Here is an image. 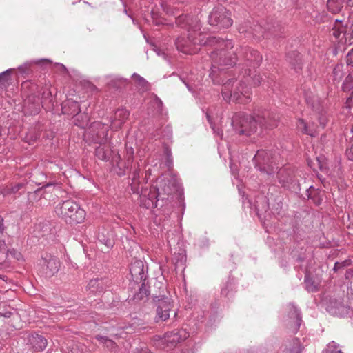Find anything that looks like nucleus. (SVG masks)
<instances>
[{"instance_id":"obj_26","label":"nucleus","mask_w":353,"mask_h":353,"mask_svg":"<svg viewBox=\"0 0 353 353\" xmlns=\"http://www.w3.org/2000/svg\"><path fill=\"white\" fill-rule=\"evenodd\" d=\"M62 112L74 117L77 114L81 112V109L78 102L68 99L62 103Z\"/></svg>"},{"instance_id":"obj_39","label":"nucleus","mask_w":353,"mask_h":353,"mask_svg":"<svg viewBox=\"0 0 353 353\" xmlns=\"http://www.w3.org/2000/svg\"><path fill=\"white\" fill-rule=\"evenodd\" d=\"M12 70H7L5 72L0 73V91L6 88L8 85L9 74Z\"/></svg>"},{"instance_id":"obj_8","label":"nucleus","mask_w":353,"mask_h":353,"mask_svg":"<svg viewBox=\"0 0 353 353\" xmlns=\"http://www.w3.org/2000/svg\"><path fill=\"white\" fill-rule=\"evenodd\" d=\"M276 156L270 150H259L252 159L255 168L270 175L277 169Z\"/></svg>"},{"instance_id":"obj_46","label":"nucleus","mask_w":353,"mask_h":353,"mask_svg":"<svg viewBox=\"0 0 353 353\" xmlns=\"http://www.w3.org/2000/svg\"><path fill=\"white\" fill-rule=\"evenodd\" d=\"M339 344H337L334 341L330 342L327 345V351L329 353H336V351H338Z\"/></svg>"},{"instance_id":"obj_43","label":"nucleus","mask_w":353,"mask_h":353,"mask_svg":"<svg viewBox=\"0 0 353 353\" xmlns=\"http://www.w3.org/2000/svg\"><path fill=\"white\" fill-rule=\"evenodd\" d=\"M6 254V256H8L9 255H10L13 259H15L18 261L20 260L22 257L21 253L19 252L15 249H8Z\"/></svg>"},{"instance_id":"obj_16","label":"nucleus","mask_w":353,"mask_h":353,"mask_svg":"<svg viewBox=\"0 0 353 353\" xmlns=\"http://www.w3.org/2000/svg\"><path fill=\"white\" fill-rule=\"evenodd\" d=\"M189 336L188 332L184 329H175L168 332L164 335V343L167 346L172 348L178 343L185 341Z\"/></svg>"},{"instance_id":"obj_9","label":"nucleus","mask_w":353,"mask_h":353,"mask_svg":"<svg viewBox=\"0 0 353 353\" xmlns=\"http://www.w3.org/2000/svg\"><path fill=\"white\" fill-rule=\"evenodd\" d=\"M234 79L228 80L223 85L222 96L225 101L231 99L237 103H247L250 99V89L247 87L244 81H240L239 86L232 92L231 87L233 85Z\"/></svg>"},{"instance_id":"obj_34","label":"nucleus","mask_w":353,"mask_h":353,"mask_svg":"<svg viewBox=\"0 0 353 353\" xmlns=\"http://www.w3.org/2000/svg\"><path fill=\"white\" fill-rule=\"evenodd\" d=\"M89 121V117L87 114L78 113L74 117V123L81 128H85Z\"/></svg>"},{"instance_id":"obj_57","label":"nucleus","mask_w":353,"mask_h":353,"mask_svg":"<svg viewBox=\"0 0 353 353\" xmlns=\"http://www.w3.org/2000/svg\"><path fill=\"white\" fill-rule=\"evenodd\" d=\"M6 229V227L4 225V221L2 216L0 215V235L3 234Z\"/></svg>"},{"instance_id":"obj_5","label":"nucleus","mask_w":353,"mask_h":353,"mask_svg":"<svg viewBox=\"0 0 353 353\" xmlns=\"http://www.w3.org/2000/svg\"><path fill=\"white\" fill-rule=\"evenodd\" d=\"M171 193L169 187L162 188L161 191L154 186L150 189L142 188L140 196L141 205L147 209L162 208L167 204Z\"/></svg>"},{"instance_id":"obj_61","label":"nucleus","mask_w":353,"mask_h":353,"mask_svg":"<svg viewBox=\"0 0 353 353\" xmlns=\"http://www.w3.org/2000/svg\"><path fill=\"white\" fill-rule=\"evenodd\" d=\"M163 10L165 11L168 14H174V11L171 10V6L168 4L162 5Z\"/></svg>"},{"instance_id":"obj_28","label":"nucleus","mask_w":353,"mask_h":353,"mask_svg":"<svg viewBox=\"0 0 353 353\" xmlns=\"http://www.w3.org/2000/svg\"><path fill=\"white\" fill-rule=\"evenodd\" d=\"M88 290L93 294L101 293L104 289V282L102 279H91L88 285Z\"/></svg>"},{"instance_id":"obj_54","label":"nucleus","mask_w":353,"mask_h":353,"mask_svg":"<svg viewBox=\"0 0 353 353\" xmlns=\"http://www.w3.org/2000/svg\"><path fill=\"white\" fill-rule=\"evenodd\" d=\"M23 187V184L21 183H19L14 185H13L11 188V192L12 193H16L19 190H21L22 188Z\"/></svg>"},{"instance_id":"obj_63","label":"nucleus","mask_w":353,"mask_h":353,"mask_svg":"<svg viewBox=\"0 0 353 353\" xmlns=\"http://www.w3.org/2000/svg\"><path fill=\"white\" fill-rule=\"evenodd\" d=\"M345 276L346 279H352L353 278V268L347 270L345 272Z\"/></svg>"},{"instance_id":"obj_15","label":"nucleus","mask_w":353,"mask_h":353,"mask_svg":"<svg viewBox=\"0 0 353 353\" xmlns=\"http://www.w3.org/2000/svg\"><path fill=\"white\" fill-rule=\"evenodd\" d=\"M156 302V316L154 321L156 323L159 321H165L170 316V312L172 308V302L170 299L165 296H157L154 298Z\"/></svg>"},{"instance_id":"obj_7","label":"nucleus","mask_w":353,"mask_h":353,"mask_svg":"<svg viewBox=\"0 0 353 353\" xmlns=\"http://www.w3.org/2000/svg\"><path fill=\"white\" fill-rule=\"evenodd\" d=\"M321 21L323 23L329 21V26L327 27L332 35L339 42L353 43V23L350 26H343L342 20L330 19L324 15L321 17Z\"/></svg>"},{"instance_id":"obj_19","label":"nucleus","mask_w":353,"mask_h":353,"mask_svg":"<svg viewBox=\"0 0 353 353\" xmlns=\"http://www.w3.org/2000/svg\"><path fill=\"white\" fill-rule=\"evenodd\" d=\"M130 274L134 281V284H139L142 281H145L147 274L144 270V263L141 260H134L131 263L130 267Z\"/></svg>"},{"instance_id":"obj_10","label":"nucleus","mask_w":353,"mask_h":353,"mask_svg":"<svg viewBox=\"0 0 353 353\" xmlns=\"http://www.w3.org/2000/svg\"><path fill=\"white\" fill-rule=\"evenodd\" d=\"M237 57L239 65L252 68H258L262 61V56L259 52L248 46L237 48Z\"/></svg>"},{"instance_id":"obj_29","label":"nucleus","mask_w":353,"mask_h":353,"mask_svg":"<svg viewBox=\"0 0 353 353\" xmlns=\"http://www.w3.org/2000/svg\"><path fill=\"white\" fill-rule=\"evenodd\" d=\"M94 338L100 343L104 345L110 351H114L117 348V345L116 343L105 336L97 334Z\"/></svg>"},{"instance_id":"obj_17","label":"nucleus","mask_w":353,"mask_h":353,"mask_svg":"<svg viewBox=\"0 0 353 353\" xmlns=\"http://www.w3.org/2000/svg\"><path fill=\"white\" fill-rule=\"evenodd\" d=\"M176 23L178 26L186 28L188 32L200 30L199 20L196 17L188 14H180L176 17Z\"/></svg>"},{"instance_id":"obj_56","label":"nucleus","mask_w":353,"mask_h":353,"mask_svg":"<svg viewBox=\"0 0 353 353\" xmlns=\"http://www.w3.org/2000/svg\"><path fill=\"white\" fill-rule=\"evenodd\" d=\"M154 103L155 105H157V108L159 109V110L160 112H161L162 110V107H163V102L161 101V100L158 98L157 96L155 97V99H154Z\"/></svg>"},{"instance_id":"obj_22","label":"nucleus","mask_w":353,"mask_h":353,"mask_svg":"<svg viewBox=\"0 0 353 353\" xmlns=\"http://www.w3.org/2000/svg\"><path fill=\"white\" fill-rule=\"evenodd\" d=\"M130 112L125 108H119L114 113V119L112 120V128L118 130L121 128L123 123L128 119Z\"/></svg>"},{"instance_id":"obj_27","label":"nucleus","mask_w":353,"mask_h":353,"mask_svg":"<svg viewBox=\"0 0 353 353\" xmlns=\"http://www.w3.org/2000/svg\"><path fill=\"white\" fill-rule=\"evenodd\" d=\"M297 128L303 134L310 135L311 137H315L316 134V130L314 128L313 124H307L303 119H299L296 123Z\"/></svg>"},{"instance_id":"obj_64","label":"nucleus","mask_w":353,"mask_h":353,"mask_svg":"<svg viewBox=\"0 0 353 353\" xmlns=\"http://www.w3.org/2000/svg\"><path fill=\"white\" fill-rule=\"evenodd\" d=\"M43 97L46 99H48L52 97V93L50 90L43 92Z\"/></svg>"},{"instance_id":"obj_45","label":"nucleus","mask_w":353,"mask_h":353,"mask_svg":"<svg viewBox=\"0 0 353 353\" xmlns=\"http://www.w3.org/2000/svg\"><path fill=\"white\" fill-rule=\"evenodd\" d=\"M31 63H25L23 65L19 66L18 70L21 74H29L31 72Z\"/></svg>"},{"instance_id":"obj_35","label":"nucleus","mask_w":353,"mask_h":353,"mask_svg":"<svg viewBox=\"0 0 353 353\" xmlns=\"http://www.w3.org/2000/svg\"><path fill=\"white\" fill-rule=\"evenodd\" d=\"M318 194H319L318 190H316L315 188H314L312 186H310L307 190V197L309 199H312L316 205H320L321 203V199L318 196Z\"/></svg>"},{"instance_id":"obj_53","label":"nucleus","mask_w":353,"mask_h":353,"mask_svg":"<svg viewBox=\"0 0 353 353\" xmlns=\"http://www.w3.org/2000/svg\"><path fill=\"white\" fill-rule=\"evenodd\" d=\"M139 165H138L137 168L133 171L132 172V179H131V181H134V180H137V179H139V177H140V169H139Z\"/></svg>"},{"instance_id":"obj_50","label":"nucleus","mask_w":353,"mask_h":353,"mask_svg":"<svg viewBox=\"0 0 353 353\" xmlns=\"http://www.w3.org/2000/svg\"><path fill=\"white\" fill-rule=\"evenodd\" d=\"M165 154H166V165L170 168L172 165V160L171 158V152L169 149L166 148L165 150Z\"/></svg>"},{"instance_id":"obj_59","label":"nucleus","mask_w":353,"mask_h":353,"mask_svg":"<svg viewBox=\"0 0 353 353\" xmlns=\"http://www.w3.org/2000/svg\"><path fill=\"white\" fill-rule=\"evenodd\" d=\"M12 315L11 311H0V317L10 318Z\"/></svg>"},{"instance_id":"obj_51","label":"nucleus","mask_w":353,"mask_h":353,"mask_svg":"<svg viewBox=\"0 0 353 353\" xmlns=\"http://www.w3.org/2000/svg\"><path fill=\"white\" fill-rule=\"evenodd\" d=\"M346 63L347 66H353V48L350 50L346 56Z\"/></svg>"},{"instance_id":"obj_44","label":"nucleus","mask_w":353,"mask_h":353,"mask_svg":"<svg viewBox=\"0 0 353 353\" xmlns=\"http://www.w3.org/2000/svg\"><path fill=\"white\" fill-rule=\"evenodd\" d=\"M139 179L131 181L130 185L133 193L141 194V190H139Z\"/></svg>"},{"instance_id":"obj_1","label":"nucleus","mask_w":353,"mask_h":353,"mask_svg":"<svg viewBox=\"0 0 353 353\" xmlns=\"http://www.w3.org/2000/svg\"><path fill=\"white\" fill-rule=\"evenodd\" d=\"M279 115L268 110H259L253 114L244 112H236L232 119V125L234 130L239 135L251 136L261 129H272L277 127Z\"/></svg>"},{"instance_id":"obj_41","label":"nucleus","mask_w":353,"mask_h":353,"mask_svg":"<svg viewBox=\"0 0 353 353\" xmlns=\"http://www.w3.org/2000/svg\"><path fill=\"white\" fill-rule=\"evenodd\" d=\"M96 157L101 160L107 161L109 159L108 152L104 148L99 146L95 149Z\"/></svg>"},{"instance_id":"obj_48","label":"nucleus","mask_w":353,"mask_h":353,"mask_svg":"<svg viewBox=\"0 0 353 353\" xmlns=\"http://www.w3.org/2000/svg\"><path fill=\"white\" fill-rule=\"evenodd\" d=\"M132 353H152L147 347L140 346L132 351Z\"/></svg>"},{"instance_id":"obj_31","label":"nucleus","mask_w":353,"mask_h":353,"mask_svg":"<svg viewBox=\"0 0 353 353\" xmlns=\"http://www.w3.org/2000/svg\"><path fill=\"white\" fill-rule=\"evenodd\" d=\"M345 0H327V6L332 13H339L344 6Z\"/></svg>"},{"instance_id":"obj_62","label":"nucleus","mask_w":353,"mask_h":353,"mask_svg":"<svg viewBox=\"0 0 353 353\" xmlns=\"http://www.w3.org/2000/svg\"><path fill=\"white\" fill-rule=\"evenodd\" d=\"M7 250L8 249L6 248V244L5 241L1 240L0 241V252H3V253L6 254Z\"/></svg>"},{"instance_id":"obj_32","label":"nucleus","mask_w":353,"mask_h":353,"mask_svg":"<svg viewBox=\"0 0 353 353\" xmlns=\"http://www.w3.org/2000/svg\"><path fill=\"white\" fill-rule=\"evenodd\" d=\"M344 77V65L342 63H337L332 70V81L339 83Z\"/></svg>"},{"instance_id":"obj_36","label":"nucleus","mask_w":353,"mask_h":353,"mask_svg":"<svg viewBox=\"0 0 353 353\" xmlns=\"http://www.w3.org/2000/svg\"><path fill=\"white\" fill-rule=\"evenodd\" d=\"M342 89L344 92H350L353 90V71L346 77L343 85Z\"/></svg>"},{"instance_id":"obj_55","label":"nucleus","mask_w":353,"mask_h":353,"mask_svg":"<svg viewBox=\"0 0 353 353\" xmlns=\"http://www.w3.org/2000/svg\"><path fill=\"white\" fill-rule=\"evenodd\" d=\"M252 81H253V83L255 85H259L261 83V82L263 81V79L261 76L259 75H255L253 79H252Z\"/></svg>"},{"instance_id":"obj_21","label":"nucleus","mask_w":353,"mask_h":353,"mask_svg":"<svg viewBox=\"0 0 353 353\" xmlns=\"http://www.w3.org/2000/svg\"><path fill=\"white\" fill-rule=\"evenodd\" d=\"M28 341L35 351L43 350L47 346V339L41 334L34 332L28 335Z\"/></svg>"},{"instance_id":"obj_23","label":"nucleus","mask_w":353,"mask_h":353,"mask_svg":"<svg viewBox=\"0 0 353 353\" xmlns=\"http://www.w3.org/2000/svg\"><path fill=\"white\" fill-rule=\"evenodd\" d=\"M287 61L292 66V68L295 70L296 72H299L302 70L303 61L302 57L296 50L289 52L286 56Z\"/></svg>"},{"instance_id":"obj_2","label":"nucleus","mask_w":353,"mask_h":353,"mask_svg":"<svg viewBox=\"0 0 353 353\" xmlns=\"http://www.w3.org/2000/svg\"><path fill=\"white\" fill-rule=\"evenodd\" d=\"M208 46L214 48L210 52L212 60V72H223L234 66L237 61V49L232 50L234 44L232 40L221 39L215 37H209L206 39Z\"/></svg>"},{"instance_id":"obj_11","label":"nucleus","mask_w":353,"mask_h":353,"mask_svg":"<svg viewBox=\"0 0 353 353\" xmlns=\"http://www.w3.org/2000/svg\"><path fill=\"white\" fill-rule=\"evenodd\" d=\"M279 183L285 188L296 192L300 190L299 183L296 178L295 171L290 165H285L277 172Z\"/></svg>"},{"instance_id":"obj_52","label":"nucleus","mask_w":353,"mask_h":353,"mask_svg":"<svg viewBox=\"0 0 353 353\" xmlns=\"http://www.w3.org/2000/svg\"><path fill=\"white\" fill-rule=\"evenodd\" d=\"M30 86L32 87V91L34 90V87L35 86L30 81H24L21 84V89L23 92H25L26 89L28 88Z\"/></svg>"},{"instance_id":"obj_47","label":"nucleus","mask_w":353,"mask_h":353,"mask_svg":"<svg viewBox=\"0 0 353 353\" xmlns=\"http://www.w3.org/2000/svg\"><path fill=\"white\" fill-rule=\"evenodd\" d=\"M318 119H319V122L321 127L322 128H324L326 126L327 123V117L325 115V114H321L319 116Z\"/></svg>"},{"instance_id":"obj_13","label":"nucleus","mask_w":353,"mask_h":353,"mask_svg":"<svg viewBox=\"0 0 353 353\" xmlns=\"http://www.w3.org/2000/svg\"><path fill=\"white\" fill-rule=\"evenodd\" d=\"M350 306L342 296H331L326 303L327 311L333 316H346L350 312Z\"/></svg>"},{"instance_id":"obj_18","label":"nucleus","mask_w":353,"mask_h":353,"mask_svg":"<svg viewBox=\"0 0 353 353\" xmlns=\"http://www.w3.org/2000/svg\"><path fill=\"white\" fill-rule=\"evenodd\" d=\"M90 130L94 141L100 144L108 139V127L101 122H94L90 126Z\"/></svg>"},{"instance_id":"obj_4","label":"nucleus","mask_w":353,"mask_h":353,"mask_svg":"<svg viewBox=\"0 0 353 353\" xmlns=\"http://www.w3.org/2000/svg\"><path fill=\"white\" fill-rule=\"evenodd\" d=\"M56 214L68 224L82 223L85 219V211L73 200L59 203L55 208Z\"/></svg>"},{"instance_id":"obj_42","label":"nucleus","mask_w":353,"mask_h":353,"mask_svg":"<svg viewBox=\"0 0 353 353\" xmlns=\"http://www.w3.org/2000/svg\"><path fill=\"white\" fill-rule=\"evenodd\" d=\"M126 168L132 165L134 160V149L132 147L126 148Z\"/></svg>"},{"instance_id":"obj_25","label":"nucleus","mask_w":353,"mask_h":353,"mask_svg":"<svg viewBox=\"0 0 353 353\" xmlns=\"http://www.w3.org/2000/svg\"><path fill=\"white\" fill-rule=\"evenodd\" d=\"M98 240L104 244L108 249L113 247L114 244L113 232L104 228L99 232Z\"/></svg>"},{"instance_id":"obj_58","label":"nucleus","mask_w":353,"mask_h":353,"mask_svg":"<svg viewBox=\"0 0 353 353\" xmlns=\"http://www.w3.org/2000/svg\"><path fill=\"white\" fill-rule=\"evenodd\" d=\"M345 266V262H343V263H339V262H336L335 264H334V268H333V270L334 272H336L338 270L343 268Z\"/></svg>"},{"instance_id":"obj_60","label":"nucleus","mask_w":353,"mask_h":353,"mask_svg":"<svg viewBox=\"0 0 353 353\" xmlns=\"http://www.w3.org/2000/svg\"><path fill=\"white\" fill-rule=\"evenodd\" d=\"M207 118H208V122L210 123V126H211V128L212 129V130L214 131V133H216L217 134H220L219 133V129L216 130L215 127H214V123L212 122L211 121V119H210V117L207 114Z\"/></svg>"},{"instance_id":"obj_6","label":"nucleus","mask_w":353,"mask_h":353,"mask_svg":"<svg viewBox=\"0 0 353 353\" xmlns=\"http://www.w3.org/2000/svg\"><path fill=\"white\" fill-rule=\"evenodd\" d=\"M209 37L199 31L190 32L187 37L180 36L175 40L177 50L184 54H195L200 50V46H207L205 42Z\"/></svg>"},{"instance_id":"obj_37","label":"nucleus","mask_w":353,"mask_h":353,"mask_svg":"<svg viewBox=\"0 0 353 353\" xmlns=\"http://www.w3.org/2000/svg\"><path fill=\"white\" fill-rule=\"evenodd\" d=\"M304 283L305 284V289L308 292H315L317 290V284L308 274H305Z\"/></svg>"},{"instance_id":"obj_33","label":"nucleus","mask_w":353,"mask_h":353,"mask_svg":"<svg viewBox=\"0 0 353 353\" xmlns=\"http://www.w3.org/2000/svg\"><path fill=\"white\" fill-rule=\"evenodd\" d=\"M139 291L135 292V294L133 296L134 300L138 301H142L144 299L147 298L149 295V290L146 286L145 281H142V283L141 285H139Z\"/></svg>"},{"instance_id":"obj_12","label":"nucleus","mask_w":353,"mask_h":353,"mask_svg":"<svg viewBox=\"0 0 353 353\" xmlns=\"http://www.w3.org/2000/svg\"><path fill=\"white\" fill-rule=\"evenodd\" d=\"M208 23L211 26L228 28L232 24V19L228 10L223 6L215 7L208 17Z\"/></svg>"},{"instance_id":"obj_38","label":"nucleus","mask_w":353,"mask_h":353,"mask_svg":"<svg viewBox=\"0 0 353 353\" xmlns=\"http://www.w3.org/2000/svg\"><path fill=\"white\" fill-rule=\"evenodd\" d=\"M234 288L233 281L229 279L225 285L222 288L221 294L225 297H229L231 296Z\"/></svg>"},{"instance_id":"obj_49","label":"nucleus","mask_w":353,"mask_h":353,"mask_svg":"<svg viewBox=\"0 0 353 353\" xmlns=\"http://www.w3.org/2000/svg\"><path fill=\"white\" fill-rule=\"evenodd\" d=\"M346 155L350 160L353 161V140L350 142V145L346 150Z\"/></svg>"},{"instance_id":"obj_20","label":"nucleus","mask_w":353,"mask_h":353,"mask_svg":"<svg viewBox=\"0 0 353 353\" xmlns=\"http://www.w3.org/2000/svg\"><path fill=\"white\" fill-rule=\"evenodd\" d=\"M288 325L293 332H296L301 325L302 321L299 310L292 304L288 305Z\"/></svg>"},{"instance_id":"obj_30","label":"nucleus","mask_w":353,"mask_h":353,"mask_svg":"<svg viewBox=\"0 0 353 353\" xmlns=\"http://www.w3.org/2000/svg\"><path fill=\"white\" fill-rule=\"evenodd\" d=\"M132 77L136 83V86L140 90L145 92L150 90V84L144 78L137 73H134Z\"/></svg>"},{"instance_id":"obj_3","label":"nucleus","mask_w":353,"mask_h":353,"mask_svg":"<svg viewBox=\"0 0 353 353\" xmlns=\"http://www.w3.org/2000/svg\"><path fill=\"white\" fill-rule=\"evenodd\" d=\"M283 28L279 21H275L271 19L263 25L254 21L252 23L245 22L244 25L239 27V31L240 33H244L245 37H250L252 35L254 37L260 39L261 37H268V34L279 37Z\"/></svg>"},{"instance_id":"obj_40","label":"nucleus","mask_w":353,"mask_h":353,"mask_svg":"<svg viewBox=\"0 0 353 353\" xmlns=\"http://www.w3.org/2000/svg\"><path fill=\"white\" fill-rule=\"evenodd\" d=\"M292 347L287 350L285 353H301L303 347L301 345L299 340L296 338L292 341Z\"/></svg>"},{"instance_id":"obj_14","label":"nucleus","mask_w":353,"mask_h":353,"mask_svg":"<svg viewBox=\"0 0 353 353\" xmlns=\"http://www.w3.org/2000/svg\"><path fill=\"white\" fill-rule=\"evenodd\" d=\"M38 265L40 266V272L43 275L46 277H51L59 271L60 261L57 256L44 253L39 259Z\"/></svg>"},{"instance_id":"obj_24","label":"nucleus","mask_w":353,"mask_h":353,"mask_svg":"<svg viewBox=\"0 0 353 353\" xmlns=\"http://www.w3.org/2000/svg\"><path fill=\"white\" fill-rule=\"evenodd\" d=\"M39 103V98L32 93L28 94L24 100V106L30 110L31 114H38L40 110Z\"/></svg>"}]
</instances>
